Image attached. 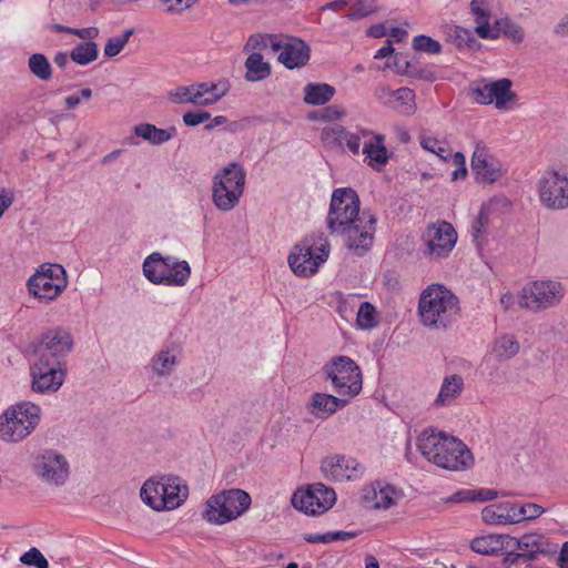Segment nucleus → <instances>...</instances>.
Masks as SVG:
<instances>
[{
  "instance_id": "nucleus-55",
  "label": "nucleus",
  "mask_w": 568,
  "mask_h": 568,
  "mask_svg": "<svg viewBox=\"0 0 568 568\" xmlns=\"http://www.w3.org/2000/svg\"><path fill=\"white\" fill-rule=\"evenodd\" d=\"M345 115V110L339 105H329L322 109L323 122H335Z\"/></svg>"
},
{
  "instance_id": "nucleus-60",
  "label": "nucleus",
  "mask_w": 568,
  "mask_h": 568,
  "mask_svg": "<svg viewBox=\"0 0 568 568\" xmlns=\"http://www.w3.org/2000/svg\"><path fill=\"white\" fill-rule=\"evenodd\" d=\"M72 34L79 37L80 39L93 40L99 36V30L95 27L82 29L73 28Z\"/></svg>"
},
{
  "instance_id": "nucleus-47",
  "label": "nucleus",
  "mask_w": 568,
  "mask_h": 568,
  "mask_svg": "<svg viewBox=\"0 0 568 568\" xmlns=\"http://www.w3.org/2000/svg\"><path fill=\"white\" fill-rule=\"evenodd\" d=\"M376 10L375 0H356L351 7L347 18L351 20L363 19Z\"/></svg>"
},
{
  "instance_id": "nucleus-46",
  "label": "nucleus",
  "mask_w": 568,
  "mask_h": 568,
  "mask_svg": "<svg viewBox=\"0 0 568 568\" xmlns=\"http://www.w3.org/2000/svg\"><path fill=\"white\" fill-rule=\"evenodd\" d=\"M133 32V29H126L121 36L108 39L104 45V55L108 58L118 55L129 42Z\"/></svg>"
},
{
  "instance_id": "nucleus-13",
  "label": "nucleus",
  "mask_w": 568,
  "mask_h": 568,
  "mask_svg": "<svg viewBox=\"0 0 568 568\" xmlns=\"http://www.w3.org/2000/svg\"><path fill=\"white\" fill-rule=\"evenodd\" d=\"M73 337L62 327L51 328L33 343L31 357L62 363V358L71 352Z\"/></svg>"
},
{
  "instance_id": "nucleus-11",
  "label": "nucleus",
  "mask_w": 568,
  "mask_h": 568,
  "mask_svg": "<svg viewBox=\"0 0 568 568\" xmlns=\"http://www.w3.org/2000/svg\"><path fill=\"white\" fill-rule=\"evenodd\" d=\"M565 295V288L558 281L541 280L528 283L519 293V305L534 312L558 305Z\"/></svg>"
},
{
  "instance_id": "nucleus-54",
  "label": "nucleus",
  "mask_w": 568,
  "mask_h": 568,
  "mask_svg": "<svg viewBox=\"0 0 568 568\" xmlns=\"http://www.w3.org/2000/svg\"><path fill=\"white\" fill-rule=\"evenodd\" d=\"M210 119L211 114L207 111L186 112L183 114V122L187 126H196Z\"/></svg>"
},
{
  "instance_id": "nucleus-51",
  "label": "nucleus",
  "mask_w": 568,
  "mask_h": 568,
  "mask_svg": "<svg viewBox=\"0 0 568 568\" xmlns=\"http://www.w3.org/2000/svg\"><path fill=\"white\" fill-rule=\"evenodd\" d=\"M20 561L27 566H34L37 568H49V562L42 552L36 548H30L20 557Z\"/></svg>"
},
{
  "instance_id": "nucleus-19",
  "label": "nucleus",
  "mask_w": 568,
  "mask_h": 568,
  "mask_svg": "<svg viewBox=\"0 0 568 568\" xmlns=\"http://www.w3.org/2000/svg\"><path fill=\"white\" fill-rule=\"evenodd\" d=\"M317 250L318 253H314L312 246L305 243L296 245L288 256L291 270L298 276L313 275L318 266L327 260L329 246L327 243L321 244Z\"/></svg>"
},
{
  "instance_id": "nucleus-35",
  "label": "nucleus",
  "mask_w": 568,
  "mask_h": 568,
  "mask_svg": "<svg viewBox=\"0 0 568 568\" xmlns=\"http://www.w3.org/2000/svg\"><path fill=\"white\" fill-rule=\"evenodd\" d=\"M443 33L446 41L459 50L471 48L476 43L473 32L459 26L446 24L443 27Z\"/></svg>"
},
{
  "instance_id": "nucleus-27",
  "label": "nucleus",
  "mask_w": 568,
  "mask_h": 568,
  "mask_svg": "<svg viewBox=\"0 0 568 568\" xmlns=\"http://www.w3.org/2000/svg\"><path fill=\"white\" fill-rule=\"evenodd\" d=\"M230 83L226 80L217 82H202L195 84V105L207 106L216 103L220 99L227 94Z\"/></svg>"
},
{
  "instance_id": "nucleus-33",
  "label": "nucleus",
  "mask_w": 568,
  "mask_h": 568,
  "mask_svg": "<svg viewBox=\"0 0 568 568\" xmlns=\"http://www.w3.org/2000/svg\"><path fill=\"white\" fill-rule=\"evenodd\" d=\"M520 349V345L515 336L504 334L495 338L491 345V354L499 362L509 361L515 357Z\"/></svg>"
},
{
  "instance_id": "nucleus-8",
  "label": "nucleus",
  "mask_w": 568,
  "mask_h": 568,
  "mask_svg": "<svg viewBox=\"0 0 568 568\" xmlns=\"http://www.w3.org/2000/svg\"><path fill=\"white\" fill-rule=\"evenodd\" d=\"M68 285L67 272L60 264L43 263L27 282L28 292L40 302L55 300Z\"/></svg>"
},
{
  "instance_id": "nucleus-30",
  "label": "nucleus",
  "mask_w": 568,
  "mask_h": 568,
  "mask_svg": "<svg viewBox=\"0 0 568 568\" xmlns=\"http://www.w3.org/2000/svg\"><path fill=\"white\" fill-rule=\"evenodd\" d=\"M509 540L514 537L509 535H487L473 539L471 549L480 555H495L501 551L505 546H509Z\"/></svg>"
},
{
  "instance_id": "nucleus-17",
  "label": "nucleus",
  "mask_w": 568,
  "mask_h": 568,
  "mask_svg": "<svg viewBox=\"0 0 568 568\" xmlns=\"http://www.w3.org/2000/svg\"><path fill=\"white\" fill-rule=\"evenodd\" d=\"M457 233L448 222H437L429 225L423 234L426 246L424 255L430 260L446 257L454 248Z\"/></svg>"
},
{
  "instance_id": "nucleus-7",
  "label": "nucleus",
  "mask_w": 568,
  "mask_h": 568,
  "mask_svg": "<svg viewBox=\"0 0 568 568\" xmlns=\"http://www.w3.org/2000/svg\"><path fill=\"white\" fill-rule=\"evenodd\" d=\"M332 382L335 393L348 399L357 396L363 388L359 366L348 356H335L323 368Z\"/></svg>"
},
{
  "instance_id": "nucleus-49",
  "label": "nucleus",
  "mask_w": 568,
  "mask_h": 568,
  "mask_svg": "<svg viewBox=\"0 0 568 568\" xmlns=\"http://www.w3.org/2000/svg\"><path fill=\"white\" fill-rule=\"evenodd\" d=\"M413 48L429 54H438L442 51V45L437 40L424 34L413 39Z\"/></svg>"
},
{
  "instance_id": "nucleus-39",
  "label": "nucleus",
  "mask_w": 568,
  "mask_h": 568,
  "mask_svg": "<svg viewBox=\"0 0 568 568\" xmlns=\"http://www.w3.org/2000/svg\"><path fill=\"white\" fill-rule=\"evenodd\" d=\"M490 33L495 34L487 39H497L501 33L508 37L515 43L524 41V31L521 27L508 18L498 19L494 26L490 24Z\"/></svg>"
},
{
  "instance_id": "nucleus-9",
  "label": "nucleus",
  "mask_w": 568,
  "mask_h": 568,
  "mask_svg": "<svg viewBox=\"0 0 568 568\" xmlns=\"http://www.w3.org/2000/svg\"><path fill=\"white\" fill-rule=\"evenodd\" d=\"M34 476L48 487H62L70 477V463L67 456L57 449H40L32 459Z\"/></svg>"
},
{
  "instance_id": "nucleus-64",
  "label": "nucleus",
  "mask_w": 568,
  "mask_h": 568,
  "mask_svg": "<svg viewBox=\"0 0 568 568\" xmlns=\"http://www.w3.org/2000/svg\"><path fill=\"white\" fill-rule=\"evenodd\" d=\"M394 52V48L390 40H387L386 43L377 50L374 58L375 59H384L388 55H390Z\"/></svg>"
},
{
  "instance_id": "nucleus-24",
  "label": "nucleus",
  "mask_w": 568,
  "mask_h": 568,
  "mask_svg": "<svg viewBox=\"0 0 568 568\" xmlns=\"http://www.w3.org/2000/svg\"><path fill=\"white\" fill-rule=\"evenodd\" d=\"M310 47L301 39L291 37L277 60L287 69L303 67L310 60Z\"/></svg>"
},
{
  "instance_id": "nucleus-59",
  "label": "nucleus",
  "mask_w": 568,
  "mask_h": 568,
  "mask_svg": "<svg viewBox=\"0 0 568 568\" xmlns=\"http://www.w3.org/2000/svg\"><path fill=\"white\" fill-rule=\"evenodd\" d=\"M465 501H474V490L465 489L459 490L453 494L450 497L446 499V503H465Z\"/></svg>"
},
{
  "instance_id": "nucleus-20",
  "label": "nucleus",
  "mask_w": 568,
  "mask_h": 568,
  "mask_svg": "<svg viewBox=\"0 0 568 568\" xmlns=\"http://www.w3.org/2000/svg\"><path fill=\"white\" fill-rule=\"evenodd\" d=\"M373 95L381 104L400 114L410 115L416 111L415 93L408 88L392 90L388 85L381 84L374 89Z\"/></svg>"
},
{
  "instance_id": "nucleus-22",
  "label": "nucleus",
  "mask_w": 568,
  "mask_h": 568,
  "mask_svg": "<svg viewBox=\"0 0 568 568\" xmlns=\"http://www.w3.org/2000/svg\"><path fill=\"white\" fill-rule=\"evenodd\" d=\"M471 170L479 183H494L501 176L500 164L489 154L487 148L476 144L471 156Z\"/></svg>"
},
{
  "instance_id": "nucleus-2",
  "label": "nucleus",
  "mask_w": 568,
  "mask_h": 568,
  "mask_svg": "<svg viewBox=\"0 0 568 568\" xmlns=\"http://www.w3.org/2000/svg\"><path fill=\"white\" fill-rule=\"evenodd\" d=\"M417 446L427 460L443 469L458 471L473 464L470 450L456 437L445 436L442 433L423 432Z\"/></svg>"
},
{
  "instance_id": "nucleus-14",
  "label": "nucleus",
  "mask_w": 568,
  "mask_h": 568,
  "mask_svg": "<svg viewBox=\"0 0 568 568\" xmlns=\"http://www.w3.org/2000/svg\"><path fill=\"white\" fill-rule=\"evenodd\" d=\"M335 501V491L322 483L310 485L305 489H297L291 500L295 509L311 516L326 513Z\"/></svg>"
},
{
  "instance_id": "nucleus-40",
  "label": "nucleus",
  "mask_w": 568,
  "mask_h": 568,
  "mask_svg": "<svg viewBox=\"0 0 568 568\" xmlns=\"http://www.w3.org/2000/svg\"><path fill=\"white\" fill-rule=\"evenodd\" d=\"M178 364V356L174 348H165L160 351L152 358V371L158 376L170 375Z\"/></svg>"
},
{
  "instance_id": "nucleus-50",
  "label": "nucleus",
  "mask_w": 568,
  "mask_h": 568,
  "mask_svg": "<svg viewBox=\"0 0 568 568\" xmlns=\"http://www.w3.org/2000/svg\"><path fill=\"white\" fill-rule=\"evenodd\" d=\"M420 145L425 150L435 153L444 161H446L452 155L450 149L434 138H422Z\"/></svg>"
},
{
  "instance_id": "nucleus-62",
  "label": "nucleus",
  "mask_w": 568,
  "mask_h": 568,
  "mask_svg": "<svg viewBox=\"0 0 568 568\" xmlns=\"http://www.w3.org/2000/svg\"><path fill=\"white\" fill-rule=\"evenodd\" d=\"M331 538L332 537H331L329 532L307 535L304 537V539L311 544H315V542L328 544V542H331Z\"/></svg>"
},
{
  "instance_id": "nucleus-29",
  "label": "nucleus",
  "mask_w": 568,
  "mask_h": 568,
  "mask_svg": "<svg viewBox=\"0 0 568 568\" xmlns=\"http://www.w3.org/2000/svg\"><path fill=\"white\" fill-rule=\"evenodd\" d=\"M464 389V379L458 374L446 376L435 399L438 407L448 406L454 403Z\"/></svg>"
},
{
  "instance_id": "nucleus-37",
  "label": "nucleus",
  "mask_w": 568,
  "mask_h": 568,
  "mask_svg": "<svg viewBox=\"0 0 568 568\" xmlns=\"http://www.w3.org/2000/svg\"><path fill=\"white\" fill-rule=\"evenodd\" d=\"M335 94V88L327 83H308L304 88V102L310 105H322Z\"/></svg>"
},
{
  "instance_id": "nucleus-41",
  "label": "nucleus",
  "mask_w": 568,
  "mask_h": 568,
  "mask_svg": "<svg viewBox=\"0 0 568 568\" xmlns=\"http://www.w3.org/2000/svg\"><path fill=\"white\" fill-rule=\"evenodd\" d=\"M99 54L98 44L93 41H85L77 44L70 52L73 62L87 65L97 60Z\"/></svg>"
},
{
  "instance_id": "nucleus-45",
  "label": "nucleus",
  "mask_w": 568,
  "mask_h": 568,
  "mask_svg": "<svg viewBox=\"0 0 568 568\" xmlns=\"http://www.w3.org/2000/svg\"><path fill=\"white\" fill-rule=\"evenodd\" d=\"M345 136V129L336 123L323 128L321 133L322 141L331 146H342Z\"/></svg>"
},
{
  "instance_id": "nucleus-18",
  "label": "nucleus",
  "mask_w": 568,
  "mask_h": 568,
  "mask_svg": "<svg viewBox=\"0 0 568 568\" xmlns=\"http://www.w3.org/2000/svg\"><path fill=\"white\" fill-rule=\"evenodd\" d=\"M511 87L513 82L507 78H503L491 83H484L473 88L471 94L477 103H494L497 110L505 111L509 110L518 100Z\"/></svg>"
},
{
  "instance_id": "nucleus-36",
  "label": "nucleus",
  "mask_w": 568,
  "mask_h": 568,
  "mask_svg": "<svg viewBox=\"0 0 568 568\" xmlns=\"http://www.w3.org/2000/svg\"><path fill=\"white\" fill-rule=\"evenodd\" d=\"M175 128L158 129L150 123L139 124L134 128V133L149 141L153 145H160L171 140L175 134Z\"/></svg>"
},
{
  "instance_id": "nucleus-57",
  "label": "nucleus",
  "mask_w": 568,
  "mask_h": 568,
  "mask_svg": "<svg viewBox=\"0 0 568 568\" xmlns=\"http://www.w3.org/2000/svg\"><path fill=\"white\" fill-rule=\"evenodd\" d=\"M291 37L288 36H283V34H270L268 33V48L273 51V52H282L284 51V47L286 45L287 43V40L290 39Z\"/></svg>"
},
{
  "instance_id": "nucleus-58",
  "label": "nucleus",
  "mask_w": 568,
  "mask_h": 568,
  "mask_svg": "<svg viewBox=\"0 0 568 568\" xmlns=\"http://www.w3.org/2000/svg\"><path fill=\"white\" fill-rule=\"evenodd\" d=\"M14 192L12 190L2 187L0 190V219L4 212L13 204Z\"/></svg>"
},
{
  "instance_id": "nucleus-53",
  "label": "nucleus",
  "mask_w": 568,
  "mask_h": 568,
  "mask_svg": "<svg viewBox=\"0 0 568 568\" xmlns=\"http://www.w3.org/2000/svg\"><path fill=\"white\" fill-rule=\"evenodd\" d=\"M268 48V33L252 34L245 45L244 51L256 52V50H264Z\"/></svg>"
},
{
  "instance_id": "nucleus-12",
  "label": "nucleus",
  "mask_w": 568,
  "mask_h": 568,
  "mask_svg": "<svg viewBox=\"0 0 568 568\" xmlns=\"http://www.w3.org/2000/svg\"><path fill=\"white\" fill-rule=\"evenodd\" d=\"M544 508L535 503H498L484 507L481 518L490 525H514L538 518Z\"/></svg>"
},
{
  "instance_id": "nucleus-15",
  "label": "nucleus",
  "mask_w": 568,
  "mask_h": 568,
  "mask_svg": "<svg viewBox=\"0 0 568 568\" xmlns=\"http://www.w3.org/2000/svg\"><path fill=\"white\" fill-rule=\"evenodd\" d=\"M170 256L163 257L160 253L150 254L143 262V273L153 284H166L172 286H183L190 278L191 267L186 261H181L175 267L174 274H168Z\"/></svg>"
},
{
  "instance_id": "nucleus-56",
  "label": "nucleus",
  "mask_w": 568,
  "mask_h": 568,
  "mask_svg": "<svg viewBox=\"0 0 568 568\" xmlns=\"http://www.w3.org/2000/svg\"><path fill=\"white\" fill-rule=\"evenodd\" d=\"M474 490V501H488L494 500L498 496H508L505 491H497L494 489H473Z\"/></svg>"
},
{
  "instance_id": "nucleus-63",
  "label": "nucleus",
  "mask_w": 568,
  "mask_h": 568,
  "mask_svg": "<svg viewBox=\"0 0 568 568\" xmlns=\"http://www.w3.org/2000/svg\"><path fill=\"white\" fill-rule=\"evenodd\" d=\"M559 568H568V541L564 542L557 559Z\"/></svg>"
},
{
  "instance_id": "nucleus-26",
  "label": "nucleus",
  "mask_w": 568,
  "mask_h": 568,
  "mask_svg": "<svg viewBox=\"0 0 568 568\" xmlns=\"http://www.w3.org/2000/svg\"><path fill=\"white\" fill-rule=\"evenodd\" d=\"M163 484V501L166 504L165 509H175L183 504L189 495L187 486L174 476H162Z\"/></svg>"
},
{
  "instance_id": "nucleus-31",
  "label": "nucleus",
  "mask_w": 568,
  "mask_h": 568,
  "mask_svg": "<svg viewBox=\"0 0 568 568\" xmlns=\"http://www.w3.org/2000/svg\"><path fill=\"white\" fill-rule=\"evenodd\" d=\"M246 73L245 80L248 82H258L271 75L272 69L267 61H264L260 52H252L244 62Z\"/></svg>"
},
{
  "instance_id": "nucleus-43",
  "label": "nucleus",
  "mask_w": 568,
  "mask_h": 568,
  "mask_svg": "<svg viewBox=\"0 0 568 568\" xmlns=\"http://www.w3.org/2000/svg\"><path fill=\"white\" fill-rule=\"evenodd\" d=\"M375 139V134L367 130H359L356 133H347L345 136L346 145L353 154H358L359 150L367 149L369 141Z\"/></svg>"
},
{
  "instance_id": "nucleus-3",
  "label": "nucleus",
  "mask_w": 568,
  "mask_h": 568,
  "mask_svg": "<svg viewBox=\"0 0 568 568\" xmlns=\"http://www.w3.org/2000/svg\"><path fill=\"white\" fill-rule=\"evenodd\" d=\"M418 313L424 326L443 329L448 327L459 314V301L444 285L432 284L419 296Z\"/></svg>"
},
{
  "instance_id": "nucleus-28",
  "label": "nucleus",
  "mask_w": 568,
  "mask_h": 568,
  "mask_svg": "<svg viewBox=\"0 0 568 568\" xmlns=\"http://www.w3.org/2000/svg\"><path fill=\"white\" fill-rule=\"evenodd\" d=\"M397 497V491L393 486L381 481L373 484L365 493V499L375 509L390 508L395 505Z\"/></svg>"
},
{
  "instance_id": "nucleus-21",
  "label": "nucleus",
  "mask_w": 568,
  "mask_h": 568,
  "mask_svg": "<svg viewBox=\"0 0 568 568\" xmlns=\"http://www.w3.org/2000/svg\"><path fill=\"white\" fill-rule=\"evenodd\" d=\"M321 469L326 478L335 481L353 480L363 473L362 465L355 458L345 455L326 457Z\"/></svg>"
},
{
  "instance_id": "nucleus-4",
  "label": "nucleus",
  "mask_w": 568,
  "mask_h": 568,
  "mask_svg": "<svg viewBox=\"0 0 568 568\" xmlns=\"http://www.w3.org/2000/svg\"><path fill=\"white\" fill-rule=\"evenodd\" d=\"M246 173L237 162L216 172L212 180V202L217 210L229 212L239 205L244 193Z\"/></svg>"
},
{
  "instance_id": "nucleus-16",
  "label": "nucleus",
  "mask_w": 568,
  "mask_h": 568,
  "mask_svg": "<svg viewBox=\"0 0 568 568\" xmlns=\"http://www.w3.org/2000/svg\"><path fill=\"white\" fill-rule=\"evenodd\" d=\"M30 375L33 392L41 394L54 393L64 382V364L30 357Z\"/></svg>"
},
{
  "instance_id": "nucleus-34",
  "label": "nucleus",
  "mask_w": 568,
  "mask_h": 568,
  "mask_svg": "<svg viewBox=\"0 0 568 568\" xmlns=\"http://www.w3.org/2000/svg\"><path fill=\"white\" fill-rule=\"evenodd\" d=\"M470 12L475 17L477 22L476 33L480 38H488L493 34L490 33V10L488 7L487 0H471L470 1Z\"/></svg>"
},
{
  "instance_id": "nucleus-48",
  "label": "nucleus",
  "mask_w": 568,
  "mask_h": 568,
  "mask_svg": "<svg viewBox=\"0 0 568 568\" xmlns=\"http://www.w3.org/2000/svg\"><path fill=\"white\" fill-rule=\"evenodd\" d=\"M169 99L178 104L192 103L195 105V84L189 87H178L176 89L169 92Z\"/></svg>"
},
{
  "instance_id": "nucleus-42",
  "label": "nucleus",
  "mask_w": 568,
  "mask_h": 568,
  "mask_svg": "<svg viewBox=\"0 0 568 568\" xmlns=\"http://www.w3.org/2000/svg\"><path fill=\"white\" fill-rule=\"evenodd\" d=\"M30 72L42 81H48L52 77V68L48 58L42 53H34L28 60Z\"/></svg>"
},
{
  "instance_id": "nucleus-10",
  "label": "nucleus",
  "mask_w": 568,
  "mask_h": 568,
  "mask_svg": "<svg viewBox=\"0 0 568 568\" xmlns=\"http://www.w3.org/2000/svg\"><path fill=\"white\" fill-rule=\"evenodd\" d=\"M539 203L549 211L568 209V173L554 166L546 169L536 182Z\"/></svg>"
},
{
  "instance_id": "nucleus-23",
  "label": "nucleus",
  "mask_w": 568,
  "mask_h": 568,
  "mask_svg": "<svg viewBox=\"0 0 568 568\" xmlns=\"http://www.w3.org/2000/svg\"><path fill=\"white\" fill-rule=\"evenodd\" d=\"M517 549L521 550L524 561H531L538 556H549L556 552V545L550 542L545 536L538 534H526L520 538L509 540Z\"/></svg>"
},
{
  "instance_id": "nucleus-52",
  "label": "nucleus",
  "mask_w": 568,
  "mask_h": 568,
  "mask_svg": "<svg viewBox=\"0 0 568 568\" xmlns=\"http://www.w3.org/2000/svg\"><path fill=\"white\" fill-rule=\"evenodd\" d=\"M488 223L489 214L486 209L483 207L471 224V235L475 241L479 242V240L484 237Z\"/></svg>"
},
{
  "instance_id": "nucleus-44",
  "label": "nucleus",
  "mask_w": 568,
  "mask_h": 568,
  "mask_svg": "<svg viewBox=\"0 0 568 568\" xmlns=\"http://www.w3.org/2000/svg\"><path fill=\"white\" fill-rule=\"evenodd\" d=\"M357 325L363 329H372L377 326V312L373 304L369 302H363L359 305L357 317Z\"/></svg>"
},
{
  "instance_id": "nucleus-38",
  "label": "nucleus",
  "mask_w": 568,
  "mask_h": 568,
  "mask_svg": "<svg viewBox=\"0 0 568 568\" xmlns=\"http://www.w3.org/2000/svg\"><path fill=\"white\" fill-rule=\"evenodd\" d=\"M363 153L368 160V165L374 169H379L385 165L389 158L388 151L384 145V136L381 134H375V139L369 141V146L367 149H363Z\"/></svg>"
},
{
  "instance_id": "nucleus-61",
  "label": "nucleus",
  "mask_w": 568,
  "mask_h": 568,
  "mask_svg": "<svg viewBox=\"0 0 568 568\" xmlns=\"http://www.w3.org/2000/svg\"><path fill=\"white\" fill-rule=\"evenodd\" d=\"M554 33L560 38L568 37V16L564 17L555 27Z\"/></svg>"
},
{
  "instance_id": "nucleus-1",
  "label": "nucleus",
  "mask_w": 568,
  "mask_h": 568,
  "mask_svg": "<svg viewBox=\"0 0 568 568\" xmlns=\"http://www.w3.org/2000/svg\"><path fill=\"white\" fill-rule=\"evenodd\" d=\"M359 197L351 187L336 189L331 199L327 226L332 234L342 237L356 255H364L372 246L376 219L359 213Z\"/></svg>"
},
{
  "instance_id": "nucleus-6",
  "label": "nucleus",
  "mask_w": 568,
  "mask_h": 568,
  "mask_svg": "<svg viewBox=\"0 0 568 568\" xmlns=\"http://www.w3.org/2000/svg\"><path fill=\"white\" fill-rule=\"evenodd\" d=\"M251 506V496L242 489L223 490L211 496L203 518L214 525H224L244 514Z\"/></svg>"
},
{
  "instance_id": "nucleus-25",
  "label": "nucleus",
  "mask_w": 568,
  "mask_h": 568,
  "mask_svg": "<svg viewBox=\"0 0 568 568\" xmlns=\"http://www.w3.org/2000/svg\"><path fill=\"white\" fill-rule=\"evenodd\" d=\"M348 402V398L339 395L336 397L325 393H314L311 398L308 412L316 418L324 419L333 415L339 408L345 407Z\"/></svg>"
},
{
  "instance_id": "nucleus-5",
  "label": "nucleus",
  "mask_w": 568,
  "mask_h": 568,
  "mask_svg": "<svg viewBox=\"0 0 568 568\" xmlns=\"http://www.w3.org/2000/svg\"><path fill=\"white\" fill-rule=\"evenodd\" d=\"M41 408L22 402L10 406L0 415V439L19 443L28 437L40 422Z\"/></svg>"
},
{
  "instance_id": "nucleus-32",
  "label": "nucleus",
  "mask_w": 568,
  "mask_h": 568,
  "mask_svg": "<svg viewBox=\"0 0 568 568\" xmlns=\"http://www.w3.org/2000/svg\"><path fill=\"white\" fill-rule=\"evenodd\" d=\"M163 484L161 477L148 479L141 487L142 500L154 510H164L166 504L163 501Z\"/></svg>"
}]
</instances>
